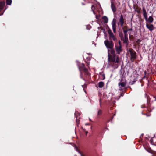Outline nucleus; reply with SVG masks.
I'll return each instance as SVG.
<instances>
[{"label":"nucleus","instance_id":"1","mask_svg":"<svg viewBox=\"0 0 156 156\" xmlns=\"http://www.w3.org/2000/svg\"><path fill=\"white\" fill-rule=\"evenodd\" d=\"M104 44L108 49L113 48L114 44L112 41L106 40L104 41Z\"/></svg>","mask_w":156,"mask_h":156},{"label":"nucleus","instance_id":"2","mask_svg":"<svg viewBox=\"0 0 156 156\" xmlns=\"http://www.w3.org/2000/svg\"><path fill=\"white\" fill-rule=\"evenodd\" d=\"M116 51L118 54H119L122 51V47L121 45V42L119 41L118 44H115Z\"/></svg>","mask_w":156,"mask_h":156},{"label":"nucleus","instance_id":"3","mask_svg":"<svg viewBox=\"0 0 156 156\" xmlns=\"http://www.w3.org/2000/svg\"><path fill=\"white\" fill-rule=\"evenodd\" d=\"M128 52L130 53L131 55L130 59H134L136 58V54L134 51L130 49L128 51Z\"/></svg>","mask_w":156,"mask_h":156},{"label":"nucleus","instance_id":"4","mask_svg":"<svg viewBox=\"0 0 156 156\" xmlns=\"http://www.w3.org/2000/svg\"><path fill=\"white\" fill-rule=\"evenodd\" d=\"M109 37L110 38H112L114 41H116V38L112 32L111 30H109L108 31Z\"/></svg>","mask_w":156,"mask_h":156},{"label":"nucleus","instance_id":"5","mask_svg":"<svg viewBox=\"0 0 156 156\" xmlns=\"http://www.w3.org/2000/svg\"><path fill=\"white\" fill-rule=\"evenodd\" d=\"M115 51L113 48H109L108 49V60L110 59L112 55H115Z\"/></svg>","mask_w":156,"mask_h":156},{"label":"nucleus","instance_id":"6","mask_svg":"<svg viewBox=\"0 0 156 156\" xmlns=\"http://www.w3.org/2000/svg\"><path fill=\"white\" fill-rule=\"evenodd\" d=\"M112 28L114 33H115L116 32V20L115 19L113 20L112 22Z\"/></svg>","mask_w":156,"mask_h":156},{"label":"nucleus","instance_id":"7","mask_svg":"<svg viewBox=\"0 0 156 156\" xmlns=\"http://www.w3.org/2000/svg\"><path fill=\"white\" fill-rule=\"evenodd\" d=\"M126 82H125L121 81L118 84L120 88V90H122L121 88H124L126 85Z\"/></svg>","mask_w":156,"mask_h":156},{"label":"nucleus","instance_id":"8","mask_svg":"<svg viewBox=\"0 0 156 156\" xmlns=\"http://www.w3.org/2000/svg\"><path fill=\"white\" fill-rule=\"evenodd\" d=\"M79 66V69L80 70H83L85 72V73H87V69L85 68V66L83 64H82L81 65V66Z\"/></svg>","mask_w":156,"mask_h":156},{"label":"nucleus","instance_id":"9","mask_svg":"<svg viewBox=\"0 0 156 156\" xmlns=\"http://www.w3.org/2000/svg\"><path fill=\"white\" fill-rule=\"evenodd\" d=\"M119 21L120 23V24L121 26H122L123 25L124 23V19L123 18V16L122 14H121L120 16V18L119 19Z\"/></svg>","mask_w":156,"mask_h":156},{"label":"nucleus","instance_id":"10","mask_svg":"<svg viewBox=\"0 0 156 156\" xmlns=\"http://www.w3.org/2000/svg\"><path fill=\"white\" fill-rule=\"evenodd\" d=\"M146 26L147 28L150 31H152L154 29V27L152 24H147Z\"/></svg>","mask_w":156,"mask_h":156},{"label":"nucleus","instance_id":"11","mask_svg":"<svg viewBox=\"0 0 156 156\" xmlns=\"http://www.w3.org/2000/svg\"><path fill=\"white\" fill-rule=\"evenodd\" d=\"M111 8L114 12H115L116 11V8L115 7V4L113 2H111Z\"/></svg>","mask_w":156,"mask_h":156},{"label":"nucleus","instance_id":"12","mask_svg":"<svg viewBox=\"0 0 156 156\" xmlns=\"http://www.w3.org/2000/svg\"><path fill=\"white\" fill-rule=\"evenodd\" d=\"M128 38L127 37V34H125L124 36V38L123 39V42L126 43L128 44Z\"/></svg>","mask_w":156,"mask_h":156},{"label":"nucleus","instance_id":"13","mask_svg":"<svg viewBox=\"0 0 156 156\" xmlns=\"http://www.w3.org/2000/svg\"><path fill=\"white\" fill-rule=\"evenodd\" d=\"M114 57H112V55H111V57L110 58V59L108 60V62H115V56L114 55Z\"/></svg>","mask_w":156,"mask_h":156},{"label":"nucleus","instance_id":"14","mask_svg":"<svg viewBox=\"0 0 156 156\" xmlns=\"http://www.w3.org/2000/svg\"><path fill=\"white\" fill-rule=\"evenodd\" d=\"M143 15L144 18L146 20H147V14L146 10L144 9H143Z\"/></svg>","mask_w":156,"mask_h":156},{"label":"nucleus","instance_id":"15","mask_svg":"<svg viewBox=\"0 0 156 156\" xmlns=\"http://www.w3.org/2000/svg\"><path fill=\"white\" fill-rule=\"evenodd\" d=\"M5 5V2H0V11L3 9Z\"/></svg>","mask_w":156,"mask_h":156},{"label":"nucleus","instance_id":"16","mask_svg":"<svg viewBox=\"0 0 156 156\" xmlns=\"http://www.w3.org/2000/svg\"><path fill=\"white\" fill-rule=\"evenodd\" d=\"M153 18L152 16H150L148 19V21L150 23H152L153 21Z\"/></svg>","mask_w":156,"mask_h":156},{"label":"nucleus","instance_id":"17","mask_svg":"<svg viewBox=\"0 0 156 156\" xmlns=\"http://www.w3.org/2000/svg\"><path fill=\"white\" fill-rule=\"evenodd\" d=\"M102 19L104 20L105 23H107L108 22V18L106 16H103Z\"/></svg>","mask_w":156,"mask_h":156},{"label":"nucleus","instance_id":"18","mask_svg":"<svg viewBox=\"0 0 156 156\" xmlns=\"http://www.w3.org/2000/svg\"><path fill=\"white\" fill-rule=\"evenodd\" d=\"M104 83L102 82H100L98 83V86L99 87L101 88L104 86Z\"/></svg>","mask_w":156,"mask_h":156},{"label":"nucleus","instance_id":"19","mask_svg":"<svg viewBox=\"0 0 156 156\" xmlns=\"http://www.w3.org/2000/svg\"><path fill=\"white\" fill-rule=\"evenodd\" d=\"M12 2V0H6V4L8 5H10Z\"/></svg>","mask_w":156,"mask_h":156},{"label":"nucleus","instance_id":"20","mask_svg":"<svg viewBox=\"0 0 156 156\" xmlns=\"http://www.w3.org/2000/svg\"><path fill=\"white\" fill-rule=\"evenodd\" d=\"M92 10L94 13V7L93 5H92L91 6Z\"/></svg>","mask_w":156,"mask_h":156},{"label":"nucleus","instance_id":"21","mask_svg":"<svg viewBox=\"0 0 156 156\" xmlns=\"http://www.w3.org/2000/svg\"><path fill=\"white\" fill-rule=\"evenodd\" d=\"M119 57H116V61H115V62L116 63H119Z\"/></svg>","mask_w":156,"mask_h":156},{"label":"nucleus","instance_id":"22","mask_svg":"<svg viewBox=\"0 0 156 156\" xmlns=\"http://www.w3.org/2000/svg\"><path fill=\"white\" fill-rule=\"evenodd\" d=\"M101 113H102V111L101 110H99L98 111V114L99 115H100L101 114Z\"/></svg>","mask_w":156,"mask_h":156},{"label":"nucleus","instance_id":"23","mask_svg":"<svg viewBox=\"0 0 156 156\" xmlns=\"http://www.w3.org/2000/svg\"><path fill=\"white\" fill-rule=\"evenodd\" d=\"M124 34H125H125H126L127 31H126V30H124Z\"/></svg>","mask_w":156,"mask_h":156},{"label":"nucleus","instance_id":"24","mask_svg":"<svg viewBox=\"0 0 156 156\" xmlns=\"http://www.w3.org/2000/svg\"><path fill=\"white\" fill-rule=\"evenodd\" d=\"M78 152H79V153H80V154L81 156H83V155H82V154H81V153H80V152H79V151H78Z\"/></svg>","mask_w":156,"mask_h":156},{"label":"nucleus","instance_id":"25","mask_svg":"<svg viewBox=\"0 0 156 156\" xmlns=\"http://www.w3.org/2000/svg\"><path fill=\"white\" fill-rule=\"evenodd\" d=\"M131 30V29H129V30H128H128Z\"/></svg>","mask_w":156,"mask_h":156},{"label":"nucleus","instance_id":"26","mask_svg":"<svg viewBox=\"0 0 156 156\" xmlns=\"http://www.w3.org/2000/svg\"><path fill=\"white\" fill-rule=\"evenodd\" d=\"M96 18H97H97H98V17H97V16H96Z\"/></svg>","mask_w":156,"mask_h":156},{"label":"nucleus","instance_id":"27","mask_svg":"<svg viewBox=\"0 0 156 156\" xmlns=\"http://www.w3.org/2000/svg\"><path fill=\"white\" fill-rule=\"evenodd\" d=\"M88 132H86V133H87Z\"/></svg>","mask_w":156,"mask_h":156}]
</instances>
